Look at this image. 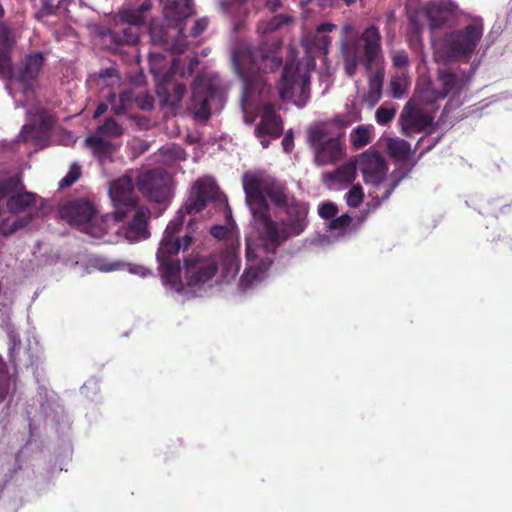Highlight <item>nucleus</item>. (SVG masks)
<instances>
[{
  "label": "nucleus",
  "instance_id": "1",
  "mask_svg": "<svg viewBox=\"0 0 512 512\" xmlns=\"http://www.w3.org/2000/svg\"><path fill=\"white\" fill-rule=\"evenodd\" d=\"M341 52L344 69L349 77H353L358 65L362 63L369 73L368 91L364 101L374 107L381 99L384 80V69L379 66L382 52L381 34L378 27L371 25L359 37L342 42Z\"/></svg>",
  "mask_w": 512,
  "mask_h": 512
},
{
  "label": "nucleus",
  "instance_id": "2",
  "mask_svg": "<svg viewBox=\"0 0 512 512\" xmlns=\"http://www.w3.org/2000/svg\"><path fill=\"white\" fill-rule=\"evenodd\" d=\"M109 196L113 204V217L116 221L124 220L128 214L135 211L132 222L121 229V234L130 242H138L149 237L147 219L149 211L137 207V198L134 191L133 179L124 175L110 183Z\"/></svg>",
  "mask_w": 512,
  "mask_h": 512
},
{
  "label": "nucleus",
  "instance_id": "3",
  "mask_svg": "<svg viewBox=\"0 0 512 512\" xmlns=\"http://www.w3.org/2000/svg\"><path fill=\"white\" fill-rule=\"evenodd\" d=\"M242 182L246 203L256 224L271 215L267 198L279 209L297 199L290 193L286 183L270 176L262 177L246 172Z\"/></svg>",
  "mask_w": 512,
  "mask_h": 512
},
{
  "label": "nucleus",
  "instance_id": "4",
  "mask_svg": "<svg viewBox=\"0 0 512 512\" xmlns=\"http://www.w3.org/2000/svg\"><path fill=\"white\" fill-rule=\"evenodd\" d=\"M284 217L279 222L271 215L257 223L267 251L272 253L285 241L301 235L308 226L309 206L295 199L284 208Z\"/></svg>",
  "mask_w": 512,
  "mask_h": 512
},
{
  "label": "nucleus",
  "instance_id": "5",
  "mask_svg": "<svg viewBox=\"0 0 512 512\" xmlns=\"http://www.w3.org/2000/svg\"><path fill=\"white\" fill-rule=\"evenodd\" d=\"M280 39H273L268 46L262 43L258 48H238L233 51L232 64L245 86L258 74L268 73L282 66V58L277 55L281 47Z\"/></svg>",
  "mask_w": 512,
  "mask_h": 512
},
{
  "label": "nucleus",
  "instance_id": "6",
  "mask_svg": "<svg viewBox=\"0 0 512 512\" xmlns=\"http://www.w3.org/2000/svg\"><path fill=\"white\" fill-rule=\"evenodd\" d=\"M185 214L179 211L175 218L167 225L164 236L162 238V281L165 286L176 292L183 290L181 281L180 261L172 260L165 254L176 255L181 249L186 250L191 245L192 236L186 232L183 236L180 232L183 229Z\"/></svg>",
  "mask_w": 512,
  "mask_h": 512
},
{
  "label": "nucleus",
  "instance_id": "7",
  "mask_svg": "<svg viewBox=\"0 0 512 512\" xmlns=\"http://www.w3.org/2000/svg\"><path fill=\"white\" fill-rule=\"evenodd\" d=\"M195 14L193 0H167L162 8V16L168 27L175 29V35L170 36L162 30V50L181 55L189 47L187 35L184 34L185 22ZM164 24L162 23V28Z\"/></svg>",
  "mask_w": 512,
  "mask_h": 512
},
{
  "label": "nucleus",
  "instance_id": "8",
  "mask_svg": "<svg viewBox=\"0 0 512 512\" xmlns=\"http://www.w3.org/2000/svg\"><path fill=\"white\" fill-rule=\"evenodd\" d=\"M307 141L314 152L317 166L335 164L344 157L341 134L329 123H318L307 131Z\"/></svg>",
  "mask_w": 512,
  "mask_h": 512
},
{
  "label": "nucleus",
  "instance_id": "9",
  "mask_svg": "<svg viewBox=\"0 0 512 512\" xmlns=\"http://www.w3.org/2000/svg\"><path fill=\"white\" fill-rule=\"evenodd\" d=\"M196 56L190 58H174L169 71L162 75V108L169 107L172 114L181 108L182 99L186 93V85L177 82V79L190 77L198 66Z\"/></svg>",
  "mask_w": 512,
  "mask_h": 512
},
{
  "label": "nucleus",
  "instance_id": "10",
  "mask_svg": "<svg viewBox=\"0 0 512 512\" xmlns=\"http://www.w3.org/2000/svg\"><path fill=\"white\" fill-rule=\"evenodd\" d=\"M279 95L283 101H289L297 107H304L310 98V75L302 73L299 64L286 62L278 84Z\"/></svg>",
  "mask_w": 512,
  "mask_h": 512
},
{
  "label": "nucleus",
  "instance_id": "11",
  "mask_svg": "<svg viewBox=\"0 0 512 512\" xmlns=\"http://www.w3.org/2000/svg\"><path fill=\"white\" fill-rule=\"evenodd\" d=\"M483 30V24L479 21L447 33L444 37L447 55L454 59L469 58L478 46Z\"/></svg>",
  "mask_w": 512,
  "mask_h": 512
},
{
  "label": "nucleus",
  "instance_id": "12",
  "mask_svg": "<svg viewBox=\"0 0 512 512\" xmlns=\"http://www.w3.org/2000/svg\"><path fill=\"white\" fill-rule=\"evenodd\" d=\"M123 134V128L113 119L107 118L105 122L99 126L94 134L85 139V144L89 147L95 157L101 164L112 160V154L115 146L110 138H117Z\"/></svg>",
  "mask_w": 512,
  "mask_h": 512
},
{
  "label": "nucleus",
  "instance_id": "13",
  "mask_svg": "<svg viewBox=\"0 0 512 512\" xmlns=\"http://www.w3.org/2000/svg\"><path fill=\"white\" fill-rule=\"evenodd\" d=\"M60 214L71 224L86 225V231L92 236L100 237L102 235L94 223H91L94 215V207L89 201L76 200L68 202L61 208Z\"/></svg>",
  "mask_w": 512,
  "mask_h": 512
},
{
  "label": "nucleus",
  "instance_id": "14",
  "mask_svg": "<svg viewBox=\"0 0 512 512\" xmlns=\"http://www.w3.org/2000/svg\"><path fill=\"white\" fill-rule=\"evenodd\" d=\"M185 277L189 286H198L211 280L218 271V261L215 257L199 258L197 256L185 259Z\"/></svg>",
  "mask_w": 512,
  "mask_h": 512
},
{
  "label": "nucleus",
  "instance_id": "15",
  "mask_svg": "<svg viewBox=\"0 0 512 512\" xmlns=\"http://www.w3.org/2000/svg\"><path fill=\"white\" fill-rule=\"evenodd\" d=\"M359 165L365 183L378 189L388 170L384 157L378 151H367L361 155Z\"/></svg>",
  "mask_w": 512,
  "mask_h": 512
},
{
  "label": "nucleus",
  "instance_id": "16",
  "mask_svg": "<svg viewBox=\"0 0 512 512\" xmlns=\"http://www.w3.org/2000/svg\"><path fill=\"white\" fill-rule=\"evenodd\" d=\"M283 133V121L279 114L276 113L275 107L271 103H267L263 107V113L259 123L255 127V135L257 138L269 137L277 139Z\"/></svg>",
  "mask_w": 512,
  "mask_h": 512
},
{
  "label": "nucleus",
  "instance_id": "17",
  "mask_svg": "<svg viewBox=\"0 0 512 512\" xmlns=\"http://www.w3.org/2000/svg\"><path fill=\"white\" fill-rule=\"evenodd\" d=\"M216 88L211 84H199L194 82L192 86L191 109L195 118L206 121L210 118L211 110L209 101L215 96Z\"/></svg>",
  "mask_w": 512,
  "mask_h": 512
},
{
  "label": "nucleus",
  "instance_id": "18",
  "mask_svg": "<svg viewBox=\"0 0 512 512\" xmlns=\"http://www.w3.org/2000/svg\"><path fill=\"white\" fill-rule=\"evenodd\" d=\"M43 65V55L41 53H32L22 62L21 66L14 73L13 78L22 85L23 93H32L31 81L39 74Z\"/></svg>",
  "mask_w": 512,
  "mask_h": 512
},
{
  "label": "nucleus",
  "instance_id": "19",
  "mask_svg": "<svg viewBox=\"0 0 512 512\" xmlns=\"http://www.w3.org/2000/svg\"><path fill=\"white\" fill-rule=\"evenodd\" d=\"M437 82L440 88V97L446 98L449 94L460 95L467 85V80L461 74L451 69L438 70Z\"/></svg>",
  "mask_w": 512,
  "mask_h": 512
},
{
  "label": "nucleus",
  "instance_id": "20",
  "mask_svg": "<svg viewBox=\"0 0 512 512\" xmlns=\"http://www.w3.org/2000/svg\"><path fill=\"white\" fill-rule=\"evenodd\" d=\"M433 118L419 109H411L401 115V125L405 136L418 133L431 125Z\"/></svg>",
  "mask_w": 512,
  "mask_h": 512
},
{
  "label": "nucleus",
  "instance_id": "21",
  "mask_svg": "<svg viewBox=\"0 0 512 512\" xmlns=\"http://www.w3.org/2000/svg\"><path fill=\"white\" fill-rule=\"evenodd\" d=\"M139 191L150 200L160 202V169L153 168L138 177Z\"/></svg>",
  "mask_w": 512,
  "mask_h": 512
},
{
  "label": "nucleus",
  "instance_id": "22",
  "mask_svg": "<svg viewBox=\"0 0 512 512\" xmlns=\"http://www.w3.org/2000/svg\"><path fill=\"white\" fill-rule=\"evenodd\" d=\"M218 264L221 265L222 278L228 280L234 278L240 268V260L236 247L233 245L227 246L220 254L215 257Z\"/></svg>",
  "mask_w": 512,
  "mask_h": 512
},
{
  "label": "nucleus",
  "instance_id": "23",
  "mask_svg": "<svg viewBox=\"0 0 512 512\" xmlns=\"http://www.w3.org/2000/svg\"><path fill=\"white\" fill-rule=\"evenodd\" d=\"M272 263L271 258L265 257L256 263L250 264L240 278V287L246 290L252 287L254 283L261 281Z\"/></svg>",
  "mask_w": 512,
  "mask_h": 512
},
{
  "label": "nucleus",
  "instance_id": "24",
  "mask_svg": "<svg viewBox=\"0 0 512 512\" xmlns=\"http://www.w3.org/2000/svg\"><path fill=\"white\" fill-rule=\"evenodd\" d=\"M426 16L431 30L440 29L453 18V11L447 5L431 2L426 7Z\"/></svg>",
  "mask_w": 512,
  "mask_h": 512
},
{
  "label": "nucleus",
  "instance_id": "25",
  "mask_svg": "<svg viewBox=\"0 0 512 512\" xmlns=\"http://www.w3.org/2000/svg\"><path fill=\"white\" fill-rule=\"evenodd\" d=\"M35 194L30 192L14 191L7 201L9 212L17 214L18 212L25 211L35 202Z\"/></svg>",
  "mask_w": 512,
  "mask_h": 512
},
{
  "label": "nucleus",
  "instance_id": "26",
  "mask_svg": "<svg viewBox=\"0 0 512 512\" xmlns=\"http://www.w3.org/2000/svg\"><path fill=\"white\" fill-rule=\"evenodd\" d=\"M2 37L4 40L5 49L0 50V77L5 79H12L14 76V71L7 48H10L14 41L11 39L9 32L6 29L3 31Z\"/></svg>",
  "mask_w": 512,
  "mask_h": 512
},
{
  "label": "nucleus",
  "instance_id": "27",
  "mask_svg": "<svg viewBox=\"0 0 512 512\" xmlns=\"http://www.w3.org/2000/svg\"><path fill=\"white\" fill-rule=\"evenodd\" d=\"M389 155L396 161H406L411 155L409 142L400 138H391L387 142Z\"/></svg>",
  "mask_w": 512,
  "mask_h": 512
},
{
  "label": "nucleus",
  "instance_id": "28",
  "mask_svg": "<svg viewBox=\"0 0 512 512\" xmlns=\"http://www.w3.org/2000/svg\"><path fill=\"white\" fill-rule=\"evenodd\" d=\"M31 218L29 216L20 217L18 214L9 212V215L0 221V233L3 235H10L17 231L20 227L29 224Z\"/></svg>",
  "mask_w": 512,
  "mask_h": 512
},
{
  "label": "nucleus",
  "instance_id": "29",
  "mask_svg": "<svg viewBox=\"0 0 512 512\" xmlns=\"http://www.w3.org/2000/svg\"><path fill=\"white\" fill-rule=\"evenodd\" d=\"M52 118L50 116H41V125L39 128H36L34 125L26 124L23 126L19 138L23 141H29L32 139H39L42 137V134L46 133V131L52 125Z\"/></svg>",
  "mask_w": 512,
  "mask_h": 512
},
{
  "label": "nucleus",
  "instance_id": "30",
  "mask_svg": "<svg viewBox=\"0 0 512 512\" xmlns=\"http://www.w3.org/2000/svg\"><path fill=\"white\" fill-rule=\"evenodd\" d=\"M327 178L339 183H352L356 176V165L352 162L346 163L336 170L329 172Z\"/></svg>",
  "mask_w": 512,
  "mask_h": 512
},
{
  "label": "nucleus",
  "instance_id": "31",
  "mask_svg": "<svg viewBox=\"0 0 512 512\" xmlns=\"http://www.w3.org/2000/svg\"><path fill=\"white\" fill-rule=\"evenodd\" d=\"M193 191H195L209 202L214 201L219 194L218 186L215 184V182L208 179H201L196 181L193 186Z\"/></svg>",
  "mask_w": 512,
  "mask_h": 512
},
{
  "label": "nucleus",
  "instance_id": "32",
  "mask_svg": "<svg viewBox=\"0 0 512 512\" xmlns=\"http://www.w3.org/2000/svg\"><path fill=\"white\" fill-rule=\"evenodd\" d=\"M417 93L419 102L425 106H433L438 100L445 99L439 95L440 88L432 86L431 83H427L425 86L418 88Z\"/></svg>",
  "mask_w": 512,
  "mask_h": 512
},
{
  "label": "nucleus",
  "instance_id": "33",
  "mask_svg": "<svg viewBox=\"0 0 512 512\" xmlns=\"http://www.w3.org/2000/svg\"><path fill=\"white\" fill-rule=\"evenodd\" d=\"M133 102V93L132 91H124L120 93L118 96L112 94L110 96V103L112 105V109L116 114L125 113L132 105Z\"/></svg>",
  "mask_w": 512,
  "mask_h": 512
},
{
  "label": "nucleus",
  "instance_id": "34",
  "mask_svg": "<svg viewBox=\"0 0 512 512\" xmlns=\"http://www.w3.org/2000/svg\"><path fill=\"white\" fill-rule=\"evenodd\" d=\"M351 143L356 149L363 148L368 145L371 140V132L365 126H357L350 135Z\"/></svg>",
  "mask_w": 512,
  "mask_h": 512
},
{
  "label": "nucleus",
  "instance_id": "35",
  "mask_svg": "<svg viewBox=\"0 0 512 512\" xmlns=\"http://www.w3.org/2000/svg\"><path fill=\"white\" fill-rule=\"evenodd\" d=\"M291 21V17L286 14H278L270 19L269 22L265 23L263 27H259V30L262 34H269L277 31L284 25L288 24Z\"/></svg>",
  "mask_w": 512,
  "mask_h": 512
},
{
  "label": "nucleus",
  "instance_id": "36",
  "mask_svg": "<svg viewBox=\"0 0 512 512\" xmlns=\"http://www.w3.org/2000/svg\"><path fill=\"white\" fill-rule=\"evenodd\" d=\"M208 203V200L193 191L192 195L185 203V212L188 214L199 213L206 208Z\"/></svg>",
  "mask_w": 512,
  "mask_h": 512
},
{
  "label": "nucleus",
  "instance_id": "37",
  "mask_svg": "<svg viewBox=\"0 0 512 512\" xmlns=\"http://www.w3.org/2000/svg\"><path fill=\"white\" fill-rule=\"evenodd\" d=\"M208 203V200L193 191L192 195L185 203V212L188 214L199 213L206 208Z\"/></svg>",
  "mask_w": 512,
  "mask_h": 512
},
{
  "label": "nucleus",
  "instance_id": "38",
  "mask_svg": "<svg viewBox=\"0 0 512 512\" xmlns=\"http://www.w3.org/2000/svg\"><path fill=\"white\" fill-rule=\"evenodd\" d=\"M126 266L128 271L132 274L139 275L141 277H147L151 274V270L141 266V265H134V264H123V263H111L106 266H102L101 270L103 271H113L120 269V267Z\"/></svg>",
  "mask_w": 512,
  "mask_h": 512
},
{
  "label": "nucleus",
  "instance_id": "39",
  "mask_svg": "<svg viewBox=\"0 0 512 512\" xmlns=\"http://www.w3.org/2000/svg\"><path fill=\"white\" fill-rule=\"evenodd\" d=\"M175 186L173 177L162 171V206H166L173 197Z\"/></svg>",
  "mask_w": 512,
  "mask_h": 512
},
{
  "label": "nucleus",
  "instance_id": "40",
  "mask_svg": "<svg viewBox=\"0 0 512 512\" xmlns=\"http://www.w3.org/2000/svg\"><path fill=\"white\" fill-rule=\"evenodd\" d=\"M5 363L0 356V402L3 401L11 391V379L4 373Z\"/></svg>",
  "mask_w": 512,
  "mask_h": 512
},
{
  "label": "nucleus",
  "instance_id": "41",
  "mask_svg": "<svg viewBox=\"0 0 512 512\" xmlns=\"http://www.w3.org/2000/svg\"><path fill=\"white\" fill-rule=\"evenodd\" d=\"M364 193L360 185H354L346 194V202L349 207L356 208L363 201Z\"/></svg>",
  "mask_w": 512,
  "mask_h": 512
},
{
  "label": "nucleus",
  "instance_id": "42",
  "mask_svg": "<svg viewBox=\"0 0 512 512\" xmlns=\"http://www.w3.org/2000/svg\"><path fill=\"white\" fill-rule=\"evenodd\" d=\"M121 18L133 25H138L144 21V17L138 8H126L121 11Z\"/></svg>",
  "mask_w": 512,
  "mask_h": 512
},
{
  "label": "nucleus",
  "instance_id": "43",
  "mask_svg": "<svg viewBox=\"0 0 512 512\" xmlns=\"http://www.w3.org/2000/svg\"><path fill=\"white\" fill-rule=\"evenodd\" d=\"M396 114V109L391 107L388 108L386 106H380L376 111V120L380 125H386L390 123Z\"/></svg>",
  "mask_w": 512,
  "mask_h": 512
},
{
  "label": "nucleus",
  "instance_id": "44",
  "mask_svg": "<svg viewBox=\"0 0 512 512\" xmlns=\"http://www.w3.org/2000/svg\"><path fill=\"white\" fill-rule=\"evenodd\" d=\"M389 91L392 98H402L406 91L404 80L399 77L392 78L389 84Z\"/></svg>",
  "mask_w": 512,
  "mask_h": 512
},
{
  "label": "nucleus",
  "instance_id": "45",
  "mask_svg": "<svg viewBox=\"0 0 512 512\" xmlns=\"http://www.w3.org/2000/svg\"><path fill=\"white\" fill-rule=\"evenodd\" d=\"M81 175V168L77 164H73L70 167L69 172L67 175L60 181L59 186L60 188H65L67 186H70L74 182H76Z\"/></svg>",
  "mask_w": 512,
  "mask_h": 512
},
{
  "label": "nucleus",
  "instance_id": "46",
  "mask_svg": "<svg viewBox=\"0 0 512 512\" xmlns=\"http://www.w3.org/2000/svg\"><path fill=\"white\" fill-rule=\"evenodd\" d=\"M352 223V217L349 214H343L333 218L329 224L331 230L345 231Z\"/></svg>",
  "mask_w": 512,
  "mask_h": 512
},
{
  "label": "nucleus",
  "instance_id": "47",
  "mask_svg": "<svg viewBox=\"0 0 512 512\" xmlns=\"http://www.w3.org/2000/svg\"><path fill=\"white\" fill-rule=\"evenodd\" d=\"M393 66L402 69L409 66L408 53L405 50H396L391 53Z\"/></svg>",
  "mask_w": 512,
  "mask_h": 512
},
{
  "label": "nucleus",
  "instance_id": "48",
  "mask_svg": "<svg viewBox=\"0 0 512 512\" xmlns=\"http://www.w3.org/2000/svg\"><path fill=\"white\" fill-rule=\"evenodd\" d=\"M318 213L321 218L332 220L338 213V207L333 202H325L319 206Z\"/></svg>",
  "mask_w": 512,
  "mask_h": 512
},
{
  "label": "nucleus",
  "instance_id": "49",
  "mask_svg": "<svg viewBox=\"0 0 512 512\" xmlns=\"http://www.w3.org/2000/svg\"><path fill=\"white\" fill-rule=\"evenodd\" d=\"M137 106L144 111L151 110L154 106V99L148 93H141L135 98Z\"/></svg>",
  "mask_w": 512,
  "mask_h": 512
},
{
  "label": "nucleus",
  "instance_id": "50",
  "mask_svg": "<svg viewBox=\"0 0 512 512\" xmlns=\"http://www.w3.org/2000/svg\"><path fill=\"white\" fill-rule=\"evenodd\" d=\"M208 25H209V19L207 17H202L200 19H197L194 22V25L191 28L189 35L193 38H197L207 29Z\"/></svg>",
  "mask_w": 512,
  "mask_h": 512
},
{
  "label": "nucleus",
  "instance_id": "51",
  "mask_svg": "<svg viewBox=\"0 0 512 512\" xmlns=\"http://www.w3.org/2000/svg\"><path fill=\"white\" fill-rule=\"evenodd\" d=\"M399 183V180H396L394 182H392L388 187L385 188L383 194L379 197L378 195L374 196L373 199L375 200V203L373 205V208H377L378 206H380V204L388 199L390 197V195L392 194L393 190L397 187Z\"/></svg>",
  "mask_w": 512,
  "mask_h": 512
},
{
  "label": "nucleus",
  "instance_id": "52",
  "mask_svg": "<svg viewBox=\"0 0 512 512\" xmlns=\"http://www.w3.org/2000/svg\"><path fill=\"white\" fill-rule=\"evenodd\" d=\"M8 337H9L10 356L13 359L15 350L17 347L20 346L21 341H20L19 335L14 330H11L8 332Z\"/></svg>",
  "mask_w": 512,
  "mask_h": 512
},
{
  "label": "nucleus",
  "instance_id": "53",
  "mask_svg": "<svg viewBox=\"0 0 512 512\" xmlns=\"http://www.w3.org/2000/svg\"><path fill=\"white\" fill-rule=\"evenodd\" d=\"M123 40L127 44H134L138 41V32L134 27H128L123 30Z\"/></svg>",
  "mask_w": 512,
  "mask_h": 512
},
{
  "label": "nucleus",
  "instance_id": "54",
  "mask_svg": "<svg viewBox=\"0 0 512 512\" xmlns=\"http://www.w3.org/2000/svg\"><path fill=\"white\" fill-rule=\"evenodd\" d=\"M229 233V229L223 225H214L210 229V234L219 240L225 239Z\"/></svg>",
  "mask_w": 512,
  "mask_h": 512
},
{
  "label": "nucleus",
  "instance_id": "55",
  "mask_svg": "<svg viewBox=\"0 0 512 512\" xmlns=\"http://www.w3.org/2000/svg\"><path fill=\"white\" fill-rule=\"evenodd\" d=\"M282 147L286 153H290L294 147V137L291 131L287 132L282 139Z\"/></svg>",
  "mask_w": 512,
  "mask_h": 512
},
{
  "label": "nucleus",
  "instance_id": "56",
  "mask_svg": "<svg viewBox=\"0 0 512 512\" xmlns=\"http://www.w3.org/2000/svg\"><path fill=\"white\" fill-rule=\"evenodd\" d=\"M316 40H317L316 45H317L320 49H322V50H324L325 52H327L328 47H329V45L331 44V39H330V37L325 36V35H321V34H317V35H316Z\"/></svg>",
  "mask_w": 512,
  "mask_h": 512
},
{
  "label": "nucleus",
  "instance_id": "57",
  "mask_svg": "<svg viewBox=\"0 0 512 512\" xmlns=\"http://www.w3.org/2000/svg\"><path fill=\"white\" fill-rule=\"evenodd\" d=\"M43 9L49 13L53 14L55 13L56 9L58 8V5L55 4V0H40Z\"/></svg>",
  "mask_w": 512,
  "mask_h": 512
},
{
  "label": "nucleus",
  "instance_id": "58",
  "mask_svg": "<svg viewBox=\"0 0 512 512\" xmlns=\"http://www.w3.org/2000/svg\"><path fill=\"white\" fill-rule=\"evenodd\" d=\"M336 29V25L332 23H322L317 27V34L323 35V33L331 32Z\"/></svg>",
  "mask_w": 512,
  "mask_h": 512
},
{
  "label": "nucleus",
  "instance_id": "59",
  "mask_svg": "<svg viewBox=\"0 0 512 512\" xmlns=\"http://www.w3.org/2000/svg\"><path fill=\"white\" fill-rule=\"evenodd\" d=\"M107 109H108V105L106 103H100L97 106V108L93 114V118L100 117L102 114H104L107 111Z\"/></svg>",
  "mask_w": 512,
  "mask_h": 512
},
{
  "label": "nucleus",
  "instance_id": "60",
  "mask_svg": "<svg viewBox=\"0 0 512 512\" xmlns=\"http://www.w3.org/2000/svg\"><path fill=\"white\" fill-rule=\"evenodd\" d=\"M8 190H9V183L8 182H2L0 183V201L8 196Z\"/></svg>",
  "mask_w": 512,
  "mask_h": 512
},
{
  "label": "nucleus",
  "instance_id": "61",
  "mask_svg": "<svg viewBox=\"0 0 512 512\" xmlns=\"http://www.w3.org/2000/svg\"><path fill=\"white\" fill-rule=\"evenodd\" d=\"M266 5L271 11H275L281 6V0H266Z\"/></svg>",
  "mask_w": 512,
  "mask_h": 512
},
{
  "label": "nucleus",
  "instance_id": "62",
  "mask_svg": "<svg viewBox=\"0 0 512 512\" xmlns=\"http://www.w3.org/2000/svg\"><path fill=\"white\" fill-rule=\"evenodd\" d=\"M151 2L150 0H145L138 8L139 11H141V14L149 11L151 9Z\"/></svg>",
  "mask_w": 512,
  "mask_h": 512
},
{
  "label": "nucleus",
  "instance_id": "63",
  "mask_svg": "<svg viewBox=\"0 0 512 512\" xmlns=\"http://www.w3.org/2000/svg\"><path fill=\"white\" fill-rule=\"evenodd\" d=\"M246 253H247V259L248 261H252L256 256L253 254V251L249 245V243H247V247H246Z\"/></svg>",
  "mask_w": 512,
  "mask_h": 512
},
{
  "label": "nucleus",
  "instance_id": "64",
  "mask_svg": "<svg viewBox=\"0 0 512 512\" xmlns=\"http://www.w3.org/2000/svg\"><path fill=\"white\" fill-rule=\"evenodd\" d=\"M260 140V143L264 149L268 148L270 145V140L266 139V137L258 138Z\"/></svg>",
  "mask_w": 512,
  "mask_h": 512
}]
</instances>
